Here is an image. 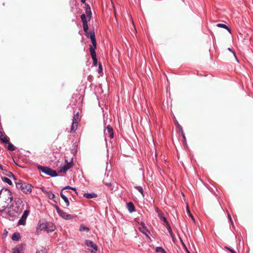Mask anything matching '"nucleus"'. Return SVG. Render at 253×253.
<instances>
[{
    "instance_id": "22",
    "label": "nucleus",
    "mask_w": 253,
    "mask_h": 253,
    "mask_svg": "<svg viewBox=\"0 0 253 253\" xmlns=\"http://www.w3.org/2000/svg\"><path fill=\"white\" fill-rule=\"evenodd\" d=\"M79 231L80 232H84V231H85V232H88L89 231V229L88 227H86V226H84V225H81L80 227V228H79Z\"/></svg>"
},
{
    "instance_id": "34",
    "label": "nucleus",
    "mask_w": 253,
    "mask_h": 253,
    "mask_svg": "<svg viewBox=\"0 0 253 253\" xmlns=\"http://www.w3.org/2000/svg\"><path fill=\"white\" fill-rule=\"evenodd\" d=\"M79 119V114L77 113L76 114L74 115L73 121H78Z\"/></svg>"
},
{
    "instance_id": "42",
    "label": "nucleus",
    "mask_w": 253,
    "mask_h": 253,
    "mask_svg": "<svg viewBox=\"0 0 253 253\" xmlns=\"http://www.w3.org/2000/svg\"><path fill=\"white\" fill-rule=\"evenodd\" d=\"M228 218L229 219V220H230L231 222L232 223L233 221H232V220L231 218V216L229 214H228Z\"/></svg>"
},
{
    "instance_id": "10",
    "label": "nucleus",
    "mask_w": 253,
    "mask_h": 253,
    "mask_svg": "<svg viewBox=\"0 0 253 253\" xmlns=\"http://www.w3.org/2000/svg\"><path fill=\"white\" fill-rule=\"evenodd\" d=\"M85 245L88 247H90L92 248V252H94L95 253L97 250V246L94 244V243L90 241L87 240L85 241Z\"/></svg>"
},
{
    "instance_id": "17",
    "label": "nucleus",
    "mask_w": 253,
    "mask_h": 253,
    "mask_svg": "<svg viewBox=\"0 0 253 253\" xmlns=\"http://www.w3.org/2000/svg\"><path fill=\"white\" fill-rule=\"evenodd\" d=\"M20 238V234L19 233L16 232L13 234L11 239L13 241H18Z\"/></svg>"
},
{
    "instance_id": "33",
    "label": "nucleus",
    "mask_w": 253,
    "mask_h": 253,
    "mask_svg": "<svg viewBox=\"0 0 253 253\" xmlns=\"http://www.w3.org/2000/svg\"><path fill=\"white\" fill-rule=\"evenodd\" d=\"M83 28H84V31L85 33H86L87 32V30H88L87 23H83Z\"/></svg>"
},
{
    "instance_id": "8",
    "label": "nucleus",
    "mask_w": 253,
    "mask_h": 253,
    "mask_svg": "<svg viewBox=\"0 0 253 253\" xmlns=\"http://www.w3.org/2000/svg\"><path fill=\"white\" fill-rule=\"evenodd\" d=\"M104 135L105 137H108L110 139L113 138L114 137V133L112 128L110 126H108L106 129H104Z\"/></svg>"
},
{
    "instance_id": "21",
    "label": "nucleus",
    "mask_w": 253,
    "mask_h": 253,
    "mask_svg": "<svg viewBox=\"0 0 253 253\" xmlns=\"http://www.w3.org/2000/svg\"><path fill=\"white\" fill-rule=\"evenodd\" d=\"M85 35L87 38H89L91 41L95 39V34L94 32H91L90 33H88L87 32L85 33Z\"/></svg>"
},
{
    "instance_id": "38",
    "label": "nucleus",
    "mask_w": 253,
    "mask_h": 253,
    "mask_svg": "<svg viewBox=\"0 0 253 253\" xmlns=\"http://www.w3.org/2000/svg\"><path fill=\"white\" fill-rule=\"evenodd\" d=\"M225 248L228 251H229V252H231V253H236L234 250H233L232 249H230V248L229 247H225Z\"/></svg>"
},
{
    "instance_id": "15",
    "label": "nucleus",
    "mask_w": 253,
    "mask_h": 253,
    "mask_svg": "<svg viewBox=\"0 0 253 253\" xmlns=\"http://www.w3.org/2000/svg\"><path fill=\"white\" fill-rule=\"evenodd\" d=\"M127 208L130 212H132L135 211V207L132 202H129L127 204Z\"/></svg>"
},
{
    "instance_id": "31",
    "label": "nucleus",
    "mask_w": 253,
    "mask_h": 253,
    "mask_svg": "<svg viewBox=\"0 0 253 253\" xmlns=\"http://www.w3.org/2000/svg\"><path fill=\"white\" fill-rule=\"evenodd\" d=\"M81 18L82 20L83 23H87V20L86 19V16L84 14H83L81 15Z\"/></svg>"
},
{
    "instance_id": "11",
    "label": "nucleus",
    "mask_w": 253,
    "mask_h": 253,
    "mask_svg": "<svg viewBox=\"0 0 253 253\" xmlns=\"http://www.w3.org/2000/svg\"><path fill=\"white\" fill-rule=\"evenodd\" d=\"M55 229V226L52 223L46 222L45 231L47 232H53Z\"/></svg>"
},
{
    "instance_id": "12",
    "label": "nucleus",
    "mask_w": 253,
    "mask_h": 253,
    "mask_svg": "<svg viewBox=\"0 0 253 253\" xmlns=\"http://www.w3.org/2000/svg\"><path fill=\"white\" fill-rule=\"evenodd\" d=\"M78 125V121H73L72 125V126H71V131H70L71 133H73V132H75V131L77 129Z\"/></svg>"
},
{
    "instance_id": "23",
    "label": "nucleus",
    "mask_w": 253,
    "mask_h": 253,
    "mask_svg": "<svg viewBox=\"0 0 253 253\" xmlns=\"http://www.w3.org/2000/svg\"><path fill=\"white\" fill-rule=\"evenodd\" d=\"M47 195L50 199H51L53 200L55 202H56L54 199L55 196L52 192L49 191L47 193Z\"/></svg>"
},
{
    "instance_id": "30",
    "label": "nucleus",
    "mask_w": 253,
    "mask_h": 253,
    "mask_svg": "<svg viewBox=\"0 0 253 253\" xmlns=\"http://www.w3.org/2000/svg\"><path fill=\"white\" fill-rule=\"evenodd\" d=\"M26 219L25 218H23V217H21V218L18 221V224L19 225H24L26 224Z\"/></svg>"
},
{
    "instance_id": "5",
    "label": "nucleus",
    "mask_w": 253,
    "mask_h": 253,
    "mask_svg": "<svg viewBox=\"0 0 253 253\" xmlns=\"http://www.w3.org/2000/svg\"><path fill=\"white\" fill-rule=\"evenodd\" d=\"M73 166L72 160L70 162H68L67 160L65 161V164L61 165L58 169V172L60 173H65L68 169Z\"/></svg>"
},
{
    "instance_id": "35",
    "label": "nucleus",
    "mask_w": 253,
    "mask_h": 253,
    "mask_svg": "<svg viewBox=\"0 0 253 253\" xmlns=\"http://www.w3.org/2000/svg\"><path fill=\"white\" fill-rule=\"evenodd\" d=\"M65 189H72V190H73L74 191H76V188H75L71 187L70 186H66V187H64L62 189V190H65Z\"/></svg>"
},
{
    "instance_id": "28",
    "label": "nucleus",
    "mask_w": 253,
    "mask_h": 253,
    "mask_svg": "<svg viewBox=\"0 0 253 253\" xmlns=\"http://www.w3.org/2000/svg\"><path fill=\"white\" fill-rule=\"evenodd\" d=\"M7 143L8 144L7 148L9 150L14 151L15 150V147L13 144L9 142V141Z\"/></svg>"
},
{
    "instance_id": "45",
    "label": "nucleus",
    "mask_w": 253,
    "mask_h": 253,
    "mask_svg": "<svg viewBox=\"0 0 253 253\" xmlns=\"http://www.w3.org/2000/svg\"><path fill=\"white\" fill-rule=\"evenodd\" d=\"M187 212L188 213V214H189V212H190V211L188 207H187Z\"/></svg>"
},
{
    "instance_id": "3",
    "label": "nucleus",
    "mask_w": 253,
    "mask_h": 253,
    "mask_svg": "<svg viewBox=\"0 0 253 253\" xmlns=\"http://www.w3.org/2000/svg\"><path fill=\"white\" fill-rule=\"evenodd\" d=\"M16 187L18 189L21 190L25 194H29L31 192L33 186L32 185L23 182L21 180L18 182H15Z\"/></svg>"
},
{
    "instance_id": "47",
    "label": "nucleus",
    "mask_w": 253,
    "mask_h": 253,
    "mask_svg": "<svg viewBox=\"0 0 253 253\" xmlns=\"http://www.w3.org/2000/svg\"><path fill=\"white\" fill-rule=\"evenodd\" d=\"M0 169H2V166L0 164Z\"/></svg>"
},
{
    "instance_id": "2",
    "label": "nucleus",
    "mask_w": 253,
    "mask_h": 253,
    "mask_svg": "<svg viewBox=\"0 0 253 253\" xmlns=\"http://www.w3.org/2000/svg\"><path fill=\"white\" fill-rule=\"evenodd\" d=\"M12 200L11 192L7 188L2 189L0 191V212L10 206Z\"/></svg>"
},
{
    "instance_id": "27",
    "label": "nucleus",
    "mask_w": 253,
    "mask_h": 253,
    "mask_svg": "<svg viewBox=\"0 0 253 253\" xmlns=\"http://www.w3.org/2000/svg\"><path fill=\"white\" fill-rule=\"evenodd\" d=\"M156 252L158 253H167L166 251L164 250V249L160 247H157L156 248Z\"/></svg>"
},
{
    "instance_id": "6",
    "label": "nucleus",
    "mask_w": 253,
    "mask_h": 253,
    "mask_svg": "<svg viewBox=\"0 0 253 253\" xmlns=\"http://www.w3.org/2000/svg\"><path fill=\"white\" fill-rule=\"evenodd\" d=\"M39 169L44 173L48 175L53 176H56L57 175V173L56 171L48 168L45 167H41L39 168Z\"/></svg>"
},
{
    "instance_id": "7",
    "label": "nucleus",
    "mask_w": 253,
    "mask_h": 253,
    "mask_svg": "<svg viewBox=\"0 0 253 253\" xmlns=\"http://www.w3.org/2000/svg\"><path fill=\"white\" fill-rule=\"evenodd\" d=\"M138 229L139 230L144 234L147 237L150 239V238L149 236L150 234L149 231L147 229L145 223L143 222L138 223Z\"/></svg>"
},
{
    "instance_id": "46",
    "label": "nucleus",
    "mask_w": 253,
    "mask_h": 253,
    "mask_svg": "<svg viewBox=\"0 0 253 253\" xmlns=\"http://www.w3.org/2000/svg\"><path fill=\"white\" fill-rule=\"evenodd\" d=\"M81 0V2L83 3H85V0Z\"/></svg>"
},
{
    "instance_id": "41",
    "label": "nucleus",
    "mask_w": 253,
    "mask_h": 253,
    "mask_svg": "<svg viewBox=\"0 0 253 253\" xmlns=\"http://www.w3.org/2000/svg\"><path fill=\"white\" fill-rule=\"evenodd\" d=\"M102 71V67H101V64H99V71L98 72L100 73V72H101Z\"/></svg>"
},
{
    "instance_id": "44",
    "label": "nucleus",
    "mask_w": 253,
    "mask_h": 253,
    "mask_svg": "<svg viewBox=\"0 0 253 253\" xmlns=\"http://www.w3.org/2000/svg\"><path fill=\"white\" fill-rule=\"evenodd\" d=\"M228 50H229V51H231L232 52H233V54H234V55L236 57V55H235V53H234V52L231 50V49L230 48H228Z\"/></svg>"
},
{
    "instance_id": "39",
    "label": "nucleus",
    "mask_w": 253,
    "mask_h": 253,
    "mask_svg": "<svg viewBox=\"0 0 253 253\" xmlns=\"http://www.w3.org/2000/svg\"><path fill=\"white\" fill-rule=\"evenodd\" d=\"M41 190H42V191L43 192H44V193H46V194H47V193L49 192L48 191H47L44 188H41Z\"/></svg>"
},
{
    "instance_id": "4",
    "label": "nucleus",
    "mask_w": 253,
    "mask_h": 253,
    "mask_svg": "<svg viewBox=\"0 0 253 253\" xmlns=\"http://www.w3.org/2000/svg\"><path fill=\"white\" fill-rule=\"evenodd\" d=\"M57 212L59 215L65 220H70L75 217V215L71 214L66 212L63 210H61L58 206H55Z\"/></svg>"
},
{
    "instance_id": "25",
    "label": "nucleus",
    "mask_w": 253,
    "mask_h": 253,
    "mask_svg": "<svg viewBox=\"0 0 253 253\" xmlns=\"http://www.w3.org/2000/svg\"><path fill=\"white\" fill-rule=\"evenodd\" d=\"M159 217L160 218L161 220L164 222V223H165L166 224V225L167 224H169L166 218L163 216V214L162 213H160L159 214Z\"/></svg>"
},
{
    "instance_id": "24",
    "label": "nucleus",
    "mask_w": 253,
    "mask_h": 253,
    "mask_svg": "<svg viewBox=\"0 0 253 253\" xmlns=\"http://www.w3.org/2000/svg\"><path fill=\"white\" fill-rule=\"evenodd\" d=\"M1 179H2V180L3 182H5V183H6L8 184H9V185H10L12 184V182H11V180H10V179H9L8 178H7V177H1Z\"/></svg>"
},
{
    "instance_id": "29",
    "label": "nucleus",
    "mask_w": 253,
    "mask_h": 253,
    "mask_svg": "<svg viewBox=\"0 0 253 253\" xmlns=\"http://www.w3.org/2000/svg\"><path fill=\"white\" fill-rule=\"evenodd\" d=\"M29 213H30V211L29 210H25L24 211V212L22 215V217H23V218H25V219H27V218Z\"/></svg>"
},
{
    "instance_id": "9",
    "label": "nucleus",
    "mask_w": 253,
    "mask_h": 253,
    "mask_svg": "<svg viewBox=\"0 0 253 253\" xmlns=\"http://www.w3.org/2000/svg\"><path fill=\"white\" fill-rule=\"evenodd\" d=\"M46 226V222H43L42 221L40 220L37 227V232L39 233L43 230H45Z\"/></svg>"
},
{
    "instance_id": "1",
    "label": "nucleus",
    "mask_w": 253,
    "mask_h": 253,
    "mask_svg": "<svg viewBox=\"0 0 253 253\" xmlns=\"http://www.w3.org/2000/svg\"><path fill=\"white\" fill-rule=\"evenodd\" d=\"M23 206L22 201L18 199L15 201V205H14L13 204L10 205L3 211H0V214L5 218L13 220L21 212Z\"/></svg>"
},
{
    "instance_id": "13",
    "label": "nucleus",
    "mask_w": 253,
    "mask_h": 253,
    "mask_svg": "<svg viewBox=\"0 0 253 253\" xmlns=\"http://www.w3.org/2000/svg\"><path fill=\"white\" fill-rule=\"evenodd\" d=\"M90 55L93 60V64L94 65H96L97 64V58L95 51L94 50L93 48L91 49Z\"/></svg>"
},
{
    "instance_id": "19",
    "label": "nucleus",
    "mask_w": 253,
    "mask_h": 253,
    "mask_svg": "<svg viewBox=\"0 0 253 253\" xmlns=\"http://www.w3.org/2000/svg\"><path fill=\"white\" fill-rule=\"evenodd\" d=\"M217 27L220 28H223L226 29L229 33H231L230 29L226 25L221 23H218L216 25Z\"/></svg>"
},
{
    "instance_id": "32",
    "label": "nucleus",
    "mask_w": 253,
    "mask_h": 253,
    "mask_svg": "<svg viewBox=\"0 0 253 253\" xmlns=\"http://www.w3.org/2000/svg\"><path fill=\"white\" fill-rule=\"evenodd\" d=\"M135 188L143 196V189L142 187L141 186H136L135 187Z\"/></svg>"
},
{
    "instance_id": "20",
    "label": "nucleus",
    "mask_w": 253,
    "mask_h": 253,
    "mask_svg": "<svg viewBox=\"0 0 253 253\" xmlns=\"http://www.w3.org/2000/svg\"><path fill=\"white\" fill-rule=\"evenodd\" d=\"M166 228H167V230H168V232H169V234H170V235L171 237L172 238H174V234H173V232H172V230H171V227H170V225L169 224H169H167L166 225Z\"/></svg>"
},
{
    "instance_id": "26",
    "label": "nucleus",
    "mask_w": 253,
    "mask_h": 253,
    "mask_svg": "<svg viewBox=\"0 0 253 253\" xmlns=\"http://www.w3.org/2000/svg\"><path fill=\"white\" fill-rule=\"evenodd\" d=\"M91 42H92L93 46H90L89 48V50H90V53H91V49L93 48V50H95V49L96 48V42L95 39L91 40Z\"/></svg>"
},
{
    "instance_id": "43",
    "label": "nucleus",
    "mask_w": 253,
    "mask_h": 253,
    "mask_svg": "<svg viewBox=\"0 0 253 253\" xmlns=\"http://www.w3.org/2000/svg\"><path fill=\"white\" fill-rule=\"evenodd\" d=\"M156 212L158 213V215H159V214H160V213H162L161 212V211L158 210V208H157V209H156Z\"/></svg>"
},
{
    "instance_id": "40",
    "label": "nucleus",
    "mask_w": 253,
    "mask_h": 253,
    "mask_svg": "<svg viewBox=\"0 0 253 253\" xmlns=\"http://www.w3.org/2000/svg\"><path fill=\"white\" fill-rule=\"evenodd\" d=\"M189 216L191 217V218H192V219L193 220V221L195 222L194 218L193 215L191 213V212H189Z\"/></svg>"
},
{
    "instance_id": "14",
    "label": "nucleus",
    "mask_w": 253,
    "mask_h": 253,
    "mask_svg": "<svg viewBox=\"0 0 253 253\" xmlns=\"http://www.w3.org/2000/svg\"><path fill=\"white\" fill-rule=\"evenodd\" d=\"M84 196L87 199H91V198H96L97 197V195H96V194L94 193H85L84 194Z\"/></svg>"
},
{
    "instance_id": "37",
    "label": "nucleus",
    "mask_w": 253,
    "mask_h": 253,
    "mask_svg": "<svg viewBox=\"0 0 253 253\" xmlns=\"http://www.w3.org/2000/svg\"><path fill=\"white\" fill-rule=\"evenodd\" d=\"M36 253H47V251L45 249H42L39 251H38Z\"/></svg>"
},
{
    "instance_id": "16",
    "label": "nucleus",
    "mask_w": 253,
    "mask_h": 253,
    "mask_svg": "<svg viewBox=\"0 0 253 253\" xmlns=\"http://www.w3.org/2000/svg\"><path fill=\"white\" fill-rule=\"evenodd\" d=\"M22 250V247L21 245H18L13 249L12 253H20Z\"/></svg>"
},
{
    "instance_id": "18",
    "label": "nucleus",
    "mask_w": 253,
    "mask_h": 253,
    "mask_svg": "<svg viewBox=\"0 0 253 253\" xmlns=\"http://www.w3.org/2000/svg\"><path fill=\"white\" fill-rule=\"evenodd\" d=\"M60 196L61 197V198H62V199L64 201V202L66 203V206L68 207L69 206V204H70V203H69V201L67 198V197L65 196L63 193L62 192H61L60 193Z\"/></svg>"
},
{
    "instance_id": "36",
    "label": "nucleus",
    "mask_w": 253,
    "mask_h": 253,
    "mask_svg": "<svg viewBox=\"0 0 253 253\" xmlns=\"http://www.w3.org/2000/svg\"><path fill=\"white\" fill-rule=\"evenodd\" d=\"M6 175H7L8 177H10V178L12 177V178H13V179H15L14 175H13V174L12 172H8L7 173V174H6Z\"/></svg>"
}]
</instances>
